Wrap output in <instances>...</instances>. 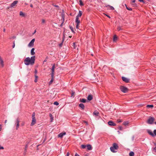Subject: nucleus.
Here are the masks:
<instances>
[{
  "label": "nucleus",
  "mask_w": 156,
  "mask_h": 156,
  "mask_svg": "<svg viewBox=\"0 0 156 156\" xmlns=\"http://www.w3.org/2000/svg\"><path fill=\"white\" fill-rule=\"evenodd\" d=\"M18 1H15L13 2L11 5V7H14V6H16V5L17 4Z\"/></svg>",
  "instance_id": "7"
},
{
  "label": "nucleus",
  "mask_w": 156,
  "mask_h": 156,
  "mask_svg": "<svg viewBox=\"0 0 156 156\" xmlns=\"http://www.w3.org/2000/svg\"><path fill=\"white\" fill-rule=\"evenodd\" d=\"M0 65L2 67H3L4 66V62L3 59L2 58L1 56H0Z\"/></svg>",
  "instance_id": "10"
},
{
  "label": "nucleus",
  "mask_w": 156,
  "mask_h": 156,
  "mask_svg": "<svg viewBox=\"0 0 156 156\" xmlns=\"http://www.w3.org/2000/svg\"><path fill=\"white\" fill-rule=\"evenodd\" d=\"M106 16H107L109 18H110V17L108 15H106Z\"/></svg>",
  "instance_id": "55"
},
{
  "label": "nucleus",
  "mask_w": 156,
  "mask_h": 156,
  "mask_svg": "<svg viewBox=\"0 0 156 156\" xmlns=\"http://www.w3.org/2000/svg\"><path fill=\"white\" fill-rule=\"evenodd\" d=\"M34 82H37V79H35V80H34Z\"/></svg>",
  "instance_id": "53"
},
{
  "label": "nucleus",
  "mask_w": 156,
  "mask_h": 156,
  "mask_svg": "<svg viewBox=\"0 0 156 156\" xmlns=\"http://www.w3.org/2000/svg\"><path fill=\"white\" fill-rule=\"evenodd\" d=\"M86 147H87V149L88 150H91L92 149L91 146L90 145H87Z\"/></svg>",
  "instance_id": "17"
},
{
  "label": "nucleus",
  "mask_w": 156,
  "mask_h": 156,
  "mask_svg": "<svg viewBox=\"0 0 156 156\" xmlns=\"http://www.w3.org/2000/svg\"><path fill=\"white\" fill-rule=\"evenodd\" d=\"M42 23H45V20L44 19L42 20Z\"/></svg>",
  "instance_id": "40"
},
{
  "label": "nucleus",
  "mask_w": 156,
  "mask_h": 156,
  "mask_svg": "<svg viewBox=\"0 0 156 156\" xmlns=\"http://www.w3.org/2000/svg\"><path fill=\"white\" fill-rule=\"evenodd\" d=\"M113 147H110V150L113 152H116L115 150L118 149L119 147L117 144L115 143L113 144Z\"/></svg>",
  "instance_id": "2"
},
{
  "label": "nucleus",
  "mask_w": 156,
  "mask_h": 156,
  "mask_svg": "<svg viewBox=\"0 0 156 156\" xmlns=\"http://www.w3.org/2000/svg\"><path fill=\"white\" fill-rule=\"evenodd\" d=\"M54 72H52L51 73V78H54Z\"/></svg>",
  "instance_id": "39"
},
{
  "label": "nucleus",
  "mask_w": 156,
  "mask_h": 156,
  "mask_svg": "<svg viewBox=\"0 0 156 156\" xmlns=\"http://www.w3.org/2000/svg\"><path fill=\"white\" fill-rule=\"evenodd\" d=\"M15 46V42H14L13 43V45H12V48H14Z\"/></svg>",
  "instance_id": "47"
},
{
  "label": "nucleus",
  "mask_w": 156,
  "mask_h": 156,
  "mask_svg": "<svg viewBox=\"0 0 156 156\" xmlns=\"http://www.w3.org/2000/svg\"><path fill=\"white\" fill-rule=\"evenodd\" d=\"M32 121L31 123V126H32L34 125L36 123V119L35 118H32Z\"/></svg>",
  "instance_id": "8"
},
{
  "label": "nucleus",
  "mask_w": 156,
  "mask_h": 156,
  "mask_svg": "<svg viewBox=\"0 0 156 156\" xmlns=\"http://www.w3.org/2000/svg\"><path fill=\"white\" fill-rule=\"evenodd\" d=\"M93 98V96L91 94H90L88 95L87 97V99L89 101L91 100Z\"/></svg>",
  "instance_id": "11"
},
{
  "label": "nucleus",
  "mask_w": 156,
  "mask_h": 156,
  "mask_svg": "<svg viewBox=\"0 0 156 156\" xmlns=\"http://www.w3.org/2000/svg\"><path fill=\"white\" fill-rule=\"evenodd\" d=\"M140 2H143L144 3V1L143 0H139Z\"/></svg>",
  "instance_id": "51"
},
{
  "label": "nucleus",
  "mask_w": 156,
  "mask_h": 156,
  "mask_svg": "<svg viewBox=\"0 0 156 156\" xmlns=\"http://www.w3.org/2000/svg\"><path fill=\"white\" fill-rule=\"evenodd\" d=\"M153 151H154L156 152V146L154 148Z\"/></svg>",
  "instance_id": "44"
},
{
  "label": "nucleus",
  "mask_w": 156,
  "mask_h": 156,
  "mask_svg": "<svg viewBox=\"0 0 156 156\" xmlns=\"http://www.w3.org/2000/svg\"><path fill=\"white\" fill-rule=\"evenodd\" d=\"M80 4L81 6L83 5V4L81 0H79Z\"/></svg>",
  "instance_id": "32"
},
{
  "label": "nucleus",
  "mask_w": 156,
  "mask_h": 156,
  "mask_svg": "<svg viewBox=\"0 0 156 156\" xmlns=\"http://www.w3.org/2000/svg\"><path fill=\"white\" fill-rule=\"evenodd\" d=\"M108 6L109 7V8L111 10H113L114 9V8L112 6L108 5Z\"/></svg>",
  "instance_id": "30"
},
{
  "label": "nucleus",
  "mask_w": 156,
  "mask_h": 156,
  "mask_svg": "<svg viewBox=\"0 0 156 156\" xmlns=\"http://www.w3.org/2000/svg\"><path fill=\"white\" fill-rule=\"evenodd\" d=\"M99 114V112L97 111H95L93 112V114L96 116H97Z\"/></svg>",
  "instance_id": "23"
},
{
  "label": "nucleus",
  "mask_w": 156,
  "mask_h": 156,
  "mask_svg": "<svg viewBox=\"0 0 156 156\" xmlns=\"http://www.w3.org/2000/svg\"><path fill=\"white\" fill-rule=\"evenodd\" d=\"M35 56L31 57V58L29 57L26 58L24 60V63L26 65H28L29 64L33 65L34 63Z\"/></svg>",
  "instance_id": "1"
},
{
  "label": "nucleus",
  "mask_w": 156,
  "mask_h": 156,
  "mask_svg": "<svg viewBox=\"0 0 156 156\" xmlns=\"http://www.w3.org/2000/svg\"><path fill=\"white\" fill-rule=\"evenodd\" d=\"M89 154L88 153H87L85 154V156H89Z\"/></svg>",
  "instance_id": "48"
},
{
  "label": "nucleus",
  "mask_w": 156,
  "mask_h": 156,
  "mask_svg": "<svg viewBox=\"0 0 156 156\" xmlns=\"http://www.w3.org/2000/svg\"><path fill=\"white\" fill-rule=\"evenodd\" d=\"M35 112H33L32 115V118H35Z\"/></svg>",
  "instance_id": "38"
},
{
  "label": "nucleus",
  "mask_w": 156,
  "mask_h": 156,
  "mask_svg": "<svg viewBox=\"0 0 156 156\" xmlns=\"http://www.w3.org/2000/svg\"><path fill=\"white\" fill-rule=\"evenodd\" d=\"M122 128H122V126H119V129L120 130H122Z\"/></svg>",
  "instance_id": "43"
},
{
  "label": "nucleus",
  "mask_w": 156,
  "mask_h": 156,
  "mask_svg": "<svg viewBox=\"0 0 156 156\" xmlns=\"http://www.w3.org/2000/svg\"><path fill=\"white\" fill-rule=\"evenodd\" d=\"M55 65H54L52 67V69H51L52 72H54V69H55Z\"/></svg>",
  "instance_id": "25"
},
{
  "label": "nucleus",
  "mask_w": 156,
  "mask_h": 156,
  "mask_svg": "<svg viewBox=\"0 0 156 156\" xmlns=\"http://www.w3.org/2000/svg\"><path fill=\"white\" fill-rule=\"evenodd\" d=\"M154 106L153 105H147V107L149 108H152Z\"/></svg>",
  "instance_id": "26"
},
{
  "label": "nucleus",
  "mask_w": 156,
  "mask_h": 156,
  "mask_svg": "<svg viewBox=\"0 0 156 156\" xmlns=\"http://www.w3.org/2000/svg\"><path fill=\"white\" fill-rule=\"evenodd\" d=\"M3 32H5V28H4V29H3Z\"/></svg>",
  "instance_id": "63"
},
{
  "label": "nucleus",
  "mask_w": 156,
  "mask_h": 156,
  "mask_svg": "<svg viewBox=\"0 0 156 156\" xmlns=\"http://www.w3.org/2000/svg\"><path fill=\"white\" fill-rule=\"evenodd\" d=\"M35 49L34 48H32L30 51L31 55H34L35 54V52L34 51Z\"/></svg>",
  "instance_id": "15"
},
{
  "label": "nucleus",
  "mask_w": 156,
  "mask_h": 156,
  "mask_svg": "<svg viewBox=\"0 0 156 156\" xmlns=\"http://www.w3.org/2000/svg\"><path fill=\"white\" fill-rule=\"evenodd\" d=\"M30 6L31 7H32H32H33V5H32V4H31L30 5Z\"/></svg>",
  "instance_id": "59"
},
{
  "label": "nucleus",
  "mask_w": 156,
  "mask_h": 156,
  "mask_svg": "<svg viewBox=\"0 0 156 156\" xmlns=\"http://www.w3.org/2000/svg\"><path fill=\"white\" fill-rule=\"evenodd\" d=\"M72 46L74 49H75L76 46V44L75 43H73V45Z\"/></svg>",
  "instance_id": "31"
},
{
  "label": "nucleus",
  "mask_w": 156,
  "mask_h": 156,
  "mask_svg": "<svg viewBox=\"0 0 156 156\" xmlns=\"http://www.w3.org/2000/svg\"><path fill=\"white\" fill-rule=\"evenodd\" d=\"M19 122L20 121L19 120V119L17 118L16 121V129L17 130L19 126Z\"/></svg>",
  "instance_id": "6"
},
{
  "label": "nucleus",
  "mask_w": 156,
  "mask_h": 156,
  "mask_svg": "<svg viewBox=\"0 0 156 156\" xmlns=\"http://www.w3.org/2000/svg\"><path fill=\"white\" fill-rule=\"evenodd\" d=\"M62 18H65V16H64V12H62Z\"/></svg>",
  "instance_id": "29"
},
{
  "label": "nucleus",
  "mask_w": 156,
  "mask_h": 156,
  "mask_svg": "<svg viewBox=\"0 0 156 156\" xmlns=\"http://www.w3.org/2000/svg\"><path fill=\"white\" fill-rule=\"evenodd\" d=\"M7 120H5V123H7Z\"/></svg>",
  "instance_id": "61"
},
{
  "label": "nucleus",
  "mask_w": 156,
  "mask_h": 156,
  "mask_svg": "<svg viewBox=\"0 0 156 156\" xmlns=\"http://www.w3.org/2000/svg\"><path fill=\"white\" fill-rule=\"evenodd\" d=\"M74 94H75V93L74 92H73L72 94H71V97H72L73 96Z\"/></svg>",
  "instance_id": "50"
},
{
  "label": "nucleus",
  "mask_w": 156,
  "mask_h": 156,
  "mask_svg": "<svg viewBox=\"0 0 156 156\" xmlns=\"http://www.w3.org/2000/svg\"><path fill=\"white\" fill-rule=\"evenodd\" d=\"M122 121L121 120L118 119L117 120V122H119V123L121 122Z\"/></svg>",
  "instance_id": "45"
},
{
  "label": "nucleus",
  "mask_w": 156,
  "mask_h": 156,
  "mask_svg": "<svg viewBox=\"0 0 156 156\" xmlns=\"http://www.w3.org/2000/svg\"><path fill=\"white\" fill-rule=\"evenodd\" d=\"M108 124L109 125L111 126H115L116 125L115 123H114L112 121H110L108 122Z\"/></svg>",
  "instance_id": "13"
},
{
  "label": "nucleus",
  "mask_w": 156,
  "mask_h": 156,
  "mask_svg": "<svg viewBox=\"0 0 156 156\" xmlns=\"http://www.w3.org/2000/svg\"><path fill=\"white\" fill-rule=\"evenodd\" d=\"M35 39L34 38L30 42L28 45L29 47H32L34 46V43L35 41Z\"/></svg>",
  "instance_id": "5"
},
{
  "label": "nucleus",
  "mask_w": 156,
  "mask_h": 156,
  "mask_svg": "<svg viewBox=\"0 0 156 156\" xmlns=\"http://www.w3.org/2000/svg\"><path fill=\"white\" fill-rule=\"evenodd\" d=\"M66 134V132L62 133H60L58 135V137H60L61 138H62L64 135H65Z\"/></svg>",
  "instance_id": "12"
},
{
  "label": "nucleus",
  "mask_w": 156,
  "mask_h": 156,
  "mask_svg": "<svg viewBox=\"0 0 156 156\" xmlns=\"http://www.w3.org/2000/svg\"><path fill=\"white\" fill-rule=\"evenodd\" d=\"M84 122L85 123H86V124H87V122L86 121H84Z\"/></svg>",
  "instance_id": "62"
},
{
  "label": "nucleus",
  "mask_w": 156,
  "mask_h": 156,
  "mask_svg": "<svg viewBox=\"0 0 156 156\" xmlns=\"http://www.w3.org/2000/svg\"><path fill=\"white\" fill-rule=\"evenodd\" d=\"M54 80V78H51V80L49 82V84H51L53 82Z\"/></svg>",
  "instance_id": "34"
},
{
  "label": "nucleus",
  "mask_w": 156,
  "mask_h": 156,
  "mask_svg": "<svg viewBox=\"0 0 156 156\" xmlns=\"http://www.w3.org/2000/svg\"><path fill=\"white\" fill-rule=\"evenodd\" d=\"M20 15L21 16H24V14L23 13V12H22L20 11Z\"/></svg>",
  "instance_id": "27"
},
{
  "label": "nucleus",
  "mask_w": 156,
  "mask_h": 156,
  "mask_svg": "<svg viewBox=\"0 0 156 156\" xmlns=\"http://www.w3.org/2000/svg\"><path fill=\"white\" fill-rule=\"evenodd\" d=\"M154 120V119L153 117H150L147 120V122L148 124H152Z\"/></svg>",
  "instance_id": "4"
},
{
  "label": "nucleus",
  "mask_w": 156,
  "mask_h": 156,
  "mask_svg": "<svg viewBox=\"0 0 156 156\" xmlns=\"http://www.w3.org/2000/svg\"><path fill=\"white\" fill-rule=\"evenodd\" d=\"M70 28L71 30L72 31L73 33H74V29H73V27H72L70 26Z\"/></svg>",
  "instance_id": "33"
},
{
  "label": "nucleus",
  "mask_w": 156,
  "mask_h": 156,
  "mask_svg": "<svg viewBox=\"0 0 156 156\" xmlns=\"http://www.w3.org/2000/svg\"><path fill=\"white\" fill-rule=\"evenodd\" d=\"M35 74H36L37 73V71L36 70H35Z\"/></svg>",
  "instance_id": "58"
},
{
  "label": "nucleus",
  "mask_w": 156,
  "mask_h": 156,
  "mask_svg": "<svg viewBox=\"0 0 156 156\" xmlns=\"http://www.w3.org/2000/svg\"><path fill=\"white\" fill-rule=\"evenodd\" d=\"M62 21V23H63L64 22V20H65V18H62V20H61Z\"/></svg>",
  "instance_id": "42"
},
{
  "label": "nucleus",
  "mask_w": 156,
  "mask_h": 156,
  "mask_svg": "<svg viewBox=\"0 0 156 156\" xmlns=\"http://www.w3.org/2000/svg\"><path fill=\"white\" fill-rule=\"evenodd\" d=\"M154 133L155 135L156 136V130H154Z\"/></svg>",
  "instance_id": "46"
},
{
  "label": "nucleus",
  "mask_w": 156,
  "mask_h": 156,
  "mask_svg": "<svg viewBox=\"0 0 156 156\" xmlns=\"http://www.w3.org/2000/svg\"><path fill=\"white\" fill-rule=\"evenodd\" d=\"M35 79H37L38 78V76L36 74H35Z\"/></svg>",
  "instance_id": "49"
},
{
  "label": "nucleus",
  "mask_w": 156,
  "mask_h": 156,
  "mask_svg": "<svg viewBox=\"0 0 156 156\" xmlns=\"http://www.w3.org/2000/svg\"><path fill=\"white\" fill-rule=\"evenodd\" d=\"M54 6L55 7H58V6L57 5H55Z\"/></svg>",
  "instance_id": "60"
},
{
  "label": "nucleus",
  "mask_w": 156,
  "mask_h": 156,
  "mask_svg": "<svg viewBox=\"0 0 156 156\" xmlns=\"http://www.w3.org/2000/svg\"><path fill=\"white\" fill-rule=\"evenodd\" d=\"M79 106L82 109L84 110L85 108V106L83 104H80L79 105Z\"/></svg>",
  "instance_id": "16"
},
{
  "label": "nucleus",
  "mask_w": 156,
  "mask_h": 156,
  "mask_svg": "<svg viewBox=\"0 0 156 156\" xmlns=\"http://www.w3.org/2000/svg\"><path fill=\"white\" fill-rule=\"evenodd\" d=\"M75 156H80V155H79L78 154H77V153H76L75 154Z\"/></svg>",
  "instance_id": "54"
},
{
  "label": "nucleus",
  "mask_w": 156,
  "mask_h": 156,
  "mask_svg": "<svg viewBox=\"0 0 156 156\" xmlns=\"http://www.w3.org/2000/svg\"><path fill=\"white\" fill-rule=\"evenodd\" d=\"M63 23H61V24L60 25V26L62 27V25H63Z\"/></svg>",
  "instance_id": "64"
},
{
  "label": "nucleus",
  "mask_w": 156,
  "mask_h": 156,
  "mask_svg": "<svg viewBox=\"0 0 156 156\" xmlns=\"http://www.w3.org/2000/svg\"><path fill=\"white\" fill-rule=\"evenodd\" d=\"M120 89L124 93H126L128 90V89L127 88L123 86H120Z\"/></svg>",
  "instance_id": "3"
},
{
  "label": "nucleus",
  "mask_w": 156,
  "mask_h": 156,
  "mask_svg": "<svg viewBox=\"0 0 156 156\" xmlns=\"http://www.w3.org/2000/svg\"><path fill=\"white\" fill-rule=\"evenodd\" d=\"M86 147V146L84 145L83 144L81 145V147L82 148L84 149Z\"/></svg>",
  "instance_id": "37"
},
{
  "label": "nucleus",
  "mask_w": 156,
  "mask_h": 156,
  "mask_svg": "<svg viewBox=\"0 0 156 156\" xmlns=\"http://www.w3.org/2000/svg\"><path fill=\"white\" fill-rule=\"evenodd\" d=\"M148 133L151 136H154V134L150 130H148L147 131Z\"/></svg>",
  "instance_id": "18"
},
{
  "label": "nucleus",
  "mask_w": 156,
  "mask_h": 156,
  "mask_svg": "<svg viewBox=\"0 0 156 156\" xmlns=\"http://www.w3.org/2000/svg\"><path fill=\"white\" fill-rule=\"evenodd\" d=\"M129 122L128 121H125L123 122V125L126 126L129 125Z\"/></svg>",
  "instance_id": "20"
},
{
  "label": "nucleus",
  "mask_w": 156,
  "mask_h": 156,
  "mask_svg": "<svg viewBox=\"0 0 156 156\" xmlns=\"http://www.w3.org/2000/svg\"><path fill=\"white\" fill-rule=\"evenodd\" d=\"M134 153L133 151L130 152L129 153V156H134Z\"/></svg>",
  "instance_id": "24"
},
{
  "label": "nucleus",
  "mask_w": 156,
  "mask_h": 156,
  "mask_svg": "<svg viewBox=\"0 0 156 156\" xmlns=\"http://www.w3.org/2000/svg\"><path fill=\"white\" fill-rule=\"evenodd\" d=\"M69 152H68L66 154V156H69Z\"/></svg>",
  "instance_id": "52"
},
{
  "label": "nucleus",
  "mask_w": 156,
  "mask_h": 156,
  "mask_svg": "<svg viewBox=\"0 0 156 156\" xmlns=\"http://www.w3.org/2000/svg\"><path fill=\"white\" fill-rule=\"evenodd\" d=\"M133 2H135L136 0H131Z\"/></svg>",
  "instance_id": "56"
},
{
  "label": "nucleus",
  "mask_w": 156,
  "mask_h": 156,
  "mask_svg": "<svg viewBox=\"0 0 156 156\" xmlns=\"http://www.w3.org/2000/svg\"><path fill=\"white\" fill-rule=\"evenodd\" d=\"M82 14V12L81 11H79L78 14L76 16L78 17H80Z\"/></svg>",
  "instance_id": "21"
},
{
  "label": "nucleus",
  "mask_w": 156,
  "mask_h": 156,
  "mask_svg": "<svg viewBox=\"0 0 156 156\" xmlns=\"http://www.w3.org/2000/svg\"><path fill=\"white\" fill-rule=\"evenodd\" d=\"M126 5V9L129 10V11H131L132 10V9L131 8H129V7H128L127 6V5Z\"/></svg>",
  "instance_id": "35"
},
{
  "label": "nucleus",
  "mask_w": 156,
  "mask_h": 156,
  "mask_svg": "<svg viewBox=\"0 0 156 156\" xmlns=\"http://www.w3.org/2000/svg\"><path fill=\"white\" fill-rule=\"evenodd\" d=\"M122 78L123 81L126 83H129V79L124 77H122Z\"/></svg>",
  "instance_id": "9"
},
{
  "label": "nucleus",
  "mask_w": 156,
  "mask_h": 156,
  "mask_svg": "<svg viewBox=\"0 0 156 156\" xmlns=\"http://www.w3.org/2000/svg\"><path fill=\"white\" fill-rule=\"evenodd\" d=\"M76 23L77 24H80V21L79 20V17L76 16Z\"/></svg>",
  "instance_id": "22"
},
{
  "label": "nucleus",
  "mask_w": 156,
  "mask_h": 156,
  "mask_svg": "<svg viewBox=\"0 0 156 156\" xmlns=\"http://www.w3.org/2000/svg\"><path fill=\"white\" fill-rule=\"evenodd\" d=\"M79 24L76 23V28L77 29H78L79 28Z\"/></svg>",
  "instance_id": "41"
},
{
  "label": "nucleus",
  "mask_w": 156,
  "mask_h": 156,
  "mask_svg": "<svg viewBox=\"0 0 156 156\" xmlns=\"http://www.w3.org/2000/svg\"><path fill=\"white\" fill-rule=\"evenodd\" d=\"M54 105H58L59 104V103H58L57 102V101H55L54 103Z\"/></svg>",
  "instance_id": "36"
},
{
  "label": "nucleus",
  "mask_w": 156,
  "mask_h": 156,
  "mask_svg": "<svg viewBox=\"0 0 156 156\" xmlns=\"http://www.w3.org/2000/svg\"><path fill=\"white\" fill-rule=\"evenodd\" d=\"M80 102L82 103H85L87 101V100L86 99L82 98V99H80Z\"/></svg>",
  "instance_id": "19"
},
{
  "label": "nucleus",
  "mask_w": 156,
  "mask_h": 156,
  "mask_svg": "<svg viewBox=\"0 0 156 156\" xmlns=\"http://www.w3.org/2000/svg\"><path fill=\"white\" fill-rule=\"evenodd\" d=\"M118 39V37L116 35H115L113 36V41L114 42H116Z\"/></svg>",
  "instance_id": "14"
},
{
  "label": "nucleus",
  "mask_w": 156,
  "mask_h": 156,
  "mask_svg": "<svg viewBox=\"0 0 156 156\" xmlns=\"http://www.w3.org/2000/svg\"><path fill=\"white\" fill-rule=\"evenodd\" d=\"M121 30V28L120 27H119L118 28V30L119 31Z\"/></svg>",
  "instance_id": "57"
},
{
  "label": "nucleus",
  "mask_w": 156,
  "mask_h": 156,
  "mask_svg": "<svg viewBox=\"0 0 156 156\" xmlns=\"http://www.w3.org/2000/svg\"><path fill=\"white\" fill-rule=\"evenodd\" d=\"M50 117L51 118V122H52L53 120V117L52 116V115L51 114H50L49 115Z\"/></svg>",
  "instance_id": "28"
}]
</instances>
